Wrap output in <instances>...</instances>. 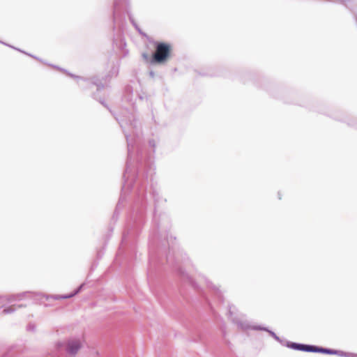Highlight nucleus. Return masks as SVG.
<instances>
[{
	"label": "nucleus",
	"instance_id": "obj_7",
	"mask_svg": "<svg viewBox=\"0 0 357 357\" xmlns=\"http://www.w3.org/2000/svg\"><path fill=\"white\" fill-rule=\"evenodd\" d=\"M121 6L119 0H115L114 5V13H113V20L114 23L116 24L119 23V20L120 19V13H121Z\"/></svg>",
	"mask_w": 357,
	"mask_h": 357
},
{
	"label": "nucleus",
	"instance_id": "obj_9",
	"mask_svg": "<svg viewBox=\"0 0 357 357\" xmlns=\"http://www.w3.org/2000/svg\"><path fill=\"white\" fill-rule=\"evenodd\" d=\"M147 166L148 167L144 176L146 181H148L149 179L151 181L153 174H154V169L152 167L151 164L149 162H148Z\"/></svg>",
	"mask_w": 357,
	"mask_h": 357
},
{
	"label": "nucleus",
	"instance_id": "obj_14",
	"mask_svg": "<svg viewBox=\"0 0 357 357\" xmlns=\"http://www.w3.org/2000/svg\"><path fill=\"white\" fill-rule=\"evenodd\" d=\"M319 353L326 354H337V350L320 347Z\"/></svg>",
	"mask_w": 357,
	"mask_h": 357
},
{
	"label": "nucleus",
	"instance_id": "obj_13",
	"mask_svg": "<svg viewBox=\"0 0 357 357\" xmlns=\"http://www.w3.org/2000/svg\"><path fill=\"white\" fill-rule=\"evenodd\" d=\"M83 286H84V284H81L73 293H72L70 294L63 295V296H60L59 297L61 298H64V299L70 298L75 296L76 294H77L81 291Z\"/></svg>",
	"mask_w": 357,
	"mask_h": 357
},
{
	"label": "nucleus",
	"instance_id": "obj_21",
	"mask_svg": "<svg viewBox=\"0 0 357 357\" xmlns=\"http://www.w3.org/2000/svg\"><path fill=\"white\" fill-rule=\"evenodd\" d=\"M150 75H151V77H153V76H154V73H153V72H151V73H150Z\"/></svg>",
	"mask_w": 357,
	"mask_h": 357
},
{
	"label": "nucleus",
	"instance_id": "obj_17",
	"mask_svg": "<svg viewBox=\"0 0 357 357\" xmlns=\"http://www.w3.org/2000/svg\"><path fill=\"white\" fill-rule=\"evenodd\" d=\"M119 73V68L117 66H114L112 68L111 70V73L113 76H116Z\"/></svg>",
	"mask_w": 357,
	"mask_h": 357
},
{
	"label": "nucleus",
	"instance_id": "obj_18",
	"mask_svg": "<svg viewBox=\"0 0 357 357\" xmlns=\"http://www.w3.org/2000/svg\"><path fill=\"white\" fill-rule=\"evenodd\" d=\"M130 20L132 24L135 26V27L139 31V33H141L140 29L138 28L137 25L136 24V23L134 22L133 19L131 17H130Z\"/></svg>",
	"mask_w": 357,
	"mask_h": 357
},
{
	"label": "nucleus",
	"instance_id": "obj_8",
	"mask_svg": "<svg viewBox=\"0 0 357 357\" xmlns=\"http://www.w3.org/2000/svg\"><path fill=\"white\" fill-rule=\"evenodd\" d=\"M286 346L287 347H289V348L292 349L304 351V347H305V344H304L287 342Z\"/></svg>",
	"mask_w": 357,
	"mask_h": 357
},
{
	"label": "nucleus",
	"instance_id": "obj_2",
	"mask_svg": "<svg viewBox=\"0 0 357 357\" xmlns=\"http://www.w3.org/2000/svg\"><path fill=\"white\" fill-rule=\"evenodd\" d=\"M229 314L232 319V321L236 324L238 327L241 328L243 331H246L248 329L255 330V331H267L269 333V334L277 341L282 342V340L273 331L268 330L266 327L261 326L259 325H252L248 321L245 320L243 319V317L238 318L236 317H232L233 312L231 310V307L229 309Z\"/></svg>",
	"mask_w": 357,
	"mask_h": 357
},
{
	"label": "nucleus",
	"instance_id": "obj_11",
	"mask_svg": "<svg viewBox=\"0 0 357 357\" xmlns=\"http://www.w3.org/2000/svg\"><path fill=\"white\" fill-rule=\"evenodd\" d=\"M320 347L305 344L304 351L319 353Z\"/></svg>",
	"mask_w": 357,
	"mask_h": 357
},
{
	"label": "nucleus",
	"instance_id": "obj_24",
	"mask_svg": "<svg viewBox=\"0 0 357 357\" xmlns=\"http://www.w3.org/2000/svg\"><path fill=\"white\" fill-rule=\"evenodd\" d=\"M189 280H190V282H192V281L191 280V278H189Z\"/></svg>",
	"mask_w": 357,
	"mask_h": 357
},
{
	"label": "nucleus",
	"instance_id": "obj_12",
	"mask_svg": "<svg viewBox=\"0 0 357 357\" xmlns=\"http://www.w3.org/2000/svg\"><path fill=\"white\" fill-rule=\"evenodd\" d=\"M206 285L207 287H208L209 288H211L213 289L214 291H215V294L217 295V296L221 299V297H222V293L221 291L218 289V287H216L215 285H213L211 282L208 281V280H206Z\"/></svg>",
	"mask_w": 357,
	"mask_h": 357
},
{
	"label": "nucleus",
	"instance_id": "obj_1",
	"mask_svg": "<svg viewBox=\"0 0 357 357\" xmlns=\"http://www.w3.org/2000/svg\"><path fill=\"white\" fill-rule=\"evenodd\" d=\"M115 119L122 128L128 144V160L126 169L123 174L124 183L122 186V194L117 204V207H119L124 199L123 194L128 191L132 185V180H130V176L132 167L135 160V149H138L140 128L138 126L135 114L127 109H123L119 114L115 115Z\"/></svg>",
	"mask_w": 357,
	"mask_h": 357
},
{
	"label": "nucleus",
	"instance_id": "obj_22",
	"mask_svg": "<svg viewBox=\"0 0 357 357\" xmlns=\"http://www.w3.org/2000/svg\"><path fill=\"white\" fill-rule=\"evenodd\" d=\"M143 56H144V58H146V59H147V58H148V56H147V55H146L145 54H143Z\"/></svg>",
	"mask_w": 357,
	"mask_h": 357
},
{
	"label": "nucleus",
	"instance_id": "obj_6",
	"mask_svg": "<svg viewBox=\"0 0 357 357\" xmlns=\"http://www.w3.org/2000/svg\"><path fill=\"white\" fill-rule=\"evenodd\" d=\"M29 292H23L18 294H13L7 296H1L0 297V302L3 303L5 301L11 303L15 301H20L22 299L24 296L28 294Z\"/></svg>",
	"mask_w": 357,
	"mask_h": 357
},
{
	"label": "nucleus",
	"instance_id": "obj_4",
	"mask_svg": "<svg viewBox=\"0 0 357 357\" xmlns=\"http://www.w3.org/2000/svg\"><path fill=\"white\" fill-rule=\"evenodd\" d=\"M81 347V340L77 338L69 339L65 344L66 350L70 355L76 354Z\"/></svg>",
	"mask_w": 357,
	"mask_h": 357
},
{
	"label": "nucleus",
	"instance_id": "obj_19",
	"mask_svg": "<svg viewBox=\"0 0 357 357\" xmlns=\"http://www.w3.org/2000/svg\"><path fill=\"white\" fill-rule=\"evenodd\" d=\"M149 146L154 148L155 146V142L154 140H150L149 141Z\"/></svg>",
	"mask_w": 357,
	"mask_h": 357
},
{
	"label": "nucleus",
	"instance_id": "obj_3",
	"mask_svg": "<svg viewBox=\"0 0 357 357\" xmlns=\"http://www.w3.org/2000/svg\"><path fill=\"white\" fill-rule=\"evenodd\" d=\"M171 46L165 43H158L151 59L152 63H163L170 56Z\"/></svg>",
	"mask_w": 357,
	"mask_h": 357
},
{
	"label": "nucleus",
	"instance_id": "obj_23",
	"mask_svg": "<svg viewBox=\"0 0 357 357\" xmlns=\"http://www.w3.org/2000/svg\"><path fill=\"white\" fill-rule=\"evenodd\" d=\"M352 356L351 357H357V354H352Z\"/></svg>",
	"mask_w": 357,
	"mask_h": 357
},
{
	"label": "nucleus",
	"instance_id": "obj_5",
	"mask_svg": "<svg viewBox=\"0 0 357 357\" xmlns=\"http://www.w3.org/2000/svg\"><path fill=\"white\" fill-rule=\"evenodd\" d=\"M69 75L71 77H74V78L77 79V82L80 87L85 88L90 84L96 85L98 87V89H100V88L104 87L103 84L97 83L94 79H86V78L75 76L72 74H69Z\"/></svg>",
	"mask_w": 357,
	"mask_h": 357
},
{
	"label": "nucleus",
	"instance_id": "obj_10",
	"mask_svg": "<svg viewBox=\"0 0 357 357\" xmlns=\"http://www.w3.org/2000/svg\"><path fill=\"white\" fill-rule=\"evenodd\" d=\"M24 305H13L8 307L4 308L2 311V313L4 314H10V313L14 312L16 310V309L22 307Z\"/></svg>",
	"mask_w": 357,
	"mask_h": 357
},
{
	"label": "nucleus",
	"instance_id": "obj_20",
	"mask_svg": "<svg viewBox=\"0 0 357 357\" xmlns=\"http://www.w3.org/2000/svg\"><path fill=\"white\" fill-rule=\"evenodd\" d=\"M144 189V183L141 184L140 187L139 188V193L141 192V191Z\"/></svg>",
	"mask_w": 357,
	"mask_h": 357
},
{
	"label": "nucleus",
	"instance_id": "obj_16",
	"mask_svg": "<svg viewBox=\"0 0 357 357\" xmlns=\"http://www.w3.org/2000/svg\"><path fill=\"white\" fill-rule=\"evenodd\" d=\"M136 160H137V162H141L142 160V153L139 150H137Z\"/></svg>",
	"mask_w": 357,
	"mask_h": 357
},
{
	"label": "nucleus",
	"instance_id": "obj_15",
	"mask_svg": "<svg viewBox=\"0 0 357 357\" xmlns=\"http://www.w3.org/2000/svg\"><path fill=\"white\" fill-rule=\"evenodd\" d=\"M338 356H344V357H351L353 356H352V353H346V352H344V351H338L337 350V354Z\"/></svg>",
	"mask_w": 357,
	"mask_h": 357
}]
</instances>
